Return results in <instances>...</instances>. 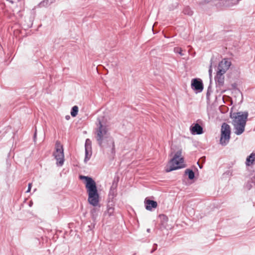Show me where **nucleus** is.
Returning a JSON list of instances; mask_svg holds the SVG:
<instances>
[{
    "label": "nucleus",
    "instance_id": "9",
    "mask_svg": "<svg viewBox=\"0 0 255 255\" xmlns=\"http://www.w3.org/2000/svg\"><path fill=\"white\" fill-rule=\"evenodd\" d=\"M231 65H218L217 74L224 75Z\"/></svg>",
    "mask_w": 255,
    "mask_h": 255
},
{
    "label": "nucleus",
    "instance_id": "2",
    "mask_svg": "<svg viewBox=\"0 0 255 255\" xmlns=\"http://www.w3.org/2000/svg\"><path fill=\"white\" fill-rule=\"evenodd\" d=\"M80 178L85 179L86 181L85 187L88 195V201L89 203L94 207L98 206L100 195L95 181L91 177L83 175H80Z\"/></svg>",
    "mask_w": 255,
    "mask_h": 255
},
{
    "label": "nucleus",
    "instance_id": "21",
    "mask_svg": "<svg viewBox=\"0 0 255 255\" xmlns=\"http://www.w3.org/2000/svg\"><path fill=\"white\" fill-rule=\"evenodd\" d=\"M85 161L86 162L87 160L89 159V157H88V150L87 148L85 149Z\"/></svg>",
    "mask_w": 255,
    "mask_h": 255
},
{
    "label": "nucleus",
    "instance_id": "15",
    "mask_svg": "<svg viewBox=\"0 0 255 255\" xmlns=\"http://www.w3.org/2000/svg\"><path fill=\"white\" fill-rule=\"evenodd\" d=\"M78 112V107L77 106H74L72 107L71 111V115L73 117H76Z\"/></svg>",
    "mask_w": 255,
    "mask_h": 255
},
{
    "label": "nucleus",
    "instance_id": "19",
    "mask_svg": "<svg viewBox=\"0 0 255 255\" xmlns=\"http://www.w3.org/2000/svg\"><path fill=\"white\" fill-rule=\"evenodd\" d=\"M232 62L227 58H224L219 64H231Z\"/></svg>",
    "mask_w": 255,
    "mask_h": 255
},
{
    "label": "nucleus",
    "instance_id": "5",
    "mask_svg": "<svg viewBox=\"0 0 255 255\" xmlns=\"http://www.w3.org/2000/svg\"><path fill=\"white\" fill-rule=\"evenodd\" d=\"M231 128L230 125L226 123L222 124L221 128V136L220 144L222 146L227 145L231 138Z\"/></svg>",
    "mask_w": 255,
    "mask_h": 255
},
{
    "label": "nucleus",
    "instance_id": "31",
    "mask_svg": "<svg viewBox=\"0 0 255 255\" xmlns=\"http://www.w3.org/2000/svg\"><path fill=\"white\" fill-rule=\"evenodd\" d=\"M226 5H227V6L229 5V4H228V3H226Z\"/></svg>",
    "mask_w": 255,
    "mask_h": 255
},
{
    "label": "nucleus",
    "instance_id": "6",
    "mask_svg": "<svg viewBox=\"0 0 255 255\" xmlns=\"http://www.w3.org/2000/svg\"><path fill=\"white\" fill-rule=\"evenodd\" d=\"M55 149L53 155L57 161L56 165L58 166H62L64 162V150L63 145L58 141L56 142Z\"/></svg>",
    "mask_w": 255,
    "mask_h": 255
},
{
    "label": "nucleus",
    "instance_id": "4",
    "mask_svg": "<svg viewBox=\"0 0 255 255\" xmlns=\"http://www.w3.org/2000/svg\"><path fill=\"white\" fill-rule=\"evenodd\" d=\"M181 150H179L176 152L174 157L170 161L169 166H167L165 169L167 172L184 167V159L181 156Z\"/></svg>",
    "mask_w": 255,
    "mask_h": 255
},
{
    "label": "nucleus",
    "instance_id": "7",
    "mask_svg": "<svg viewBox=\"0 0 255 255\" xmlns=\"http://www.w3.org/2000/svg\"><path fill=\"white\" fill-rule=\"evenodd\" d=\"M191 88L197 92H201L203 90V84L202 80L197 78L192 79L191 81Z\"/></svg>",
    "mask_w": 255,
    "mask_h": 255
},
{
    "label": "nucleus",
    "instance_id": "32",
    "mask_svg": "<svg viewBox=\"0 0 255 255\" xmlns=\"http://www.w3.org/2000/svg\"><path fill=\"white\" fill-rule=\"evenodd\" d=\"M11 3H13V1H10Z\"/></svg>",
    "mask_w": 255,
    "mask_h": 255
},
{
    "label": "nucleus",
    "instance_id": "17",
    "mask_svg": "<svg viewBox=\"0 0 255 255\" xmlns=\"http://www.w3.org/2000/svg\"><path fill=\"white\" fill-rule=\"evenodd\" d=\"M92 219L95 221L98 216V210L96 208L93 209L91 211Z\"/></svg>",
    "mask_w": 255,
    "mask_h": 255
},
{
    "label": "nucleus",
    "instance_id": "18",
    "mask_svg": "<svg viewBox=\"0 0 255 255\" xmlns=\"http://www.w3.org/2000/svg\"><path fill=\"white\" fill-rule=\"evenodd\" d=\"M51 3V2H49V0H43L39 3V5L40 6L47 7L49 6Z\"/></svg>",
    "mask_w": 255,
    "mask_h": 255
},
{
    "label": "nucleus",
    "instance_id": "29",
    "mask_svg": "<svg viewBox=\"0 0 255 255\" xmlns=\"http://www.w3.org/2000/svg\"><path fill=\"white\" fill-rule=\"evenodd\" d=\"M35 136H36V132L34 133V137H35Z\"/></svg>",
    "mask_w": 255,
    "mask_h": 255
},
{
    "label": "nucleus",
    "instance_id": "20",
    "mask_svg": "<svg viewBox=\"0 0 255 255\" xmlns=\"http://www.w3.org/2000/svg\"><path fill=\"white\" fill-rule=\"evenodd\" d=\"M251 185L249 189H250L253 185L255 186V175L251 179Z\"/></svg>",
    "mask_w": 255,
    "mask_h": 255
},
{
    "label": "nucleus",
    "instance_id": "14",
    "mask_svg": "<svg viewBox=\"0 0 255 255\" xmlns=\"http://www.w3.org/2000/svg\"><path fill=\"white\" fill-rule=\"evenodd\" d=\"M185 173L186 174L188 175L189 179H193L195 177L194 172L192 170L187 169Z\"/></svg>",
    "mask_w": 255,
    "mask_h": 255
},
{
    "label": "nucleus",
    "instance_id": "12",
    "mask_svg": "<svg viewBox=\"0 0 255 255\" xmlns=\"http://www.w3.org/2000/svg\"><path fill=\"white\" fill-rule=\"evenodd\" d=\"M255 159V154L254 153H252L251 155L248 156L246 160V165L247 166H250L253 164Z\"/></svg>",
    "mask_w": 255,
    "mask_h": 255
},
{
    "label": "nucleus",
    "instance_id": "23",
    "mask_svg": "<svg viewBox=\"0 0 255 255\" xmlns=\"http://www.w3.org/2000/svg\"><path fill=\"white\" fill-rule=\"evenodd\" d=\"M157 244H154L153 245V249H152V250H151V253H153V252H154L155 251H156V249H157Z\"/></svg>",
    "mask_w": 255,
    "mask_h": 255
},
{
    "label": "nucleus",
    "instance_id": "8",
    "mask_svg": "<svg viewBox=\"0 0 255 255\" xmlns=\"http://www.w3.org/2000/svg\"><path fill=\"white\" fill-rule=\"evenodd\" d=\"M144 204L145 209L148 211H152V209H155L157 206V203L156 201L147 198L145 199Z\"/></svg>",
    "mask_w": 255,
    "mask_h": 255
},
{
    "label": "nucleus",
    "instance_id": "25",
    "mask_svg": "<svg viewBox=\"0 0 255 255\" xmlns=\"http://www.w3.org/2000/svg\"><path fill=\"white\" fill-rule=\"evenodd\" d=\"M32 204H33V202H32V201H31L29 202V206L30 207H31V206H32Z\"/></svg>",
    "mask_w": 255,
    "mask_h": 255
},
{
    "label": "nucleus",
    "instance_id": "24",
    "mask_svg": "<svg viewBox=\"0 0 255 255\" xmlns=\"http://www.w3.org/2000/svg\"><path fill=\"white\" fill-rule=\"evenodd\" d=\"M90 139H87L86 140V143H85V149L87 148V144L89 143V142H90Z\"/></svg>",
    "mask_w": 255,
    "mask_h": 255
},
{
    "label": "nucleus",
    "instance_id": "10",
    "mask_svg": "<svg viewBox=\"0 0 255 255\" xmlns=\"http://www.w3.org/2000/svg\"><path fill=\"white\" fill-rule=\"evenodd\" d=\"M192 134H200L203 133V128L198 124H195L191 128Z\"/></svg>",
    "mask_w": 255,
    "mask_h": 255
},
{
    "label": "nucleus",
    "instance_id": "30",
    "mask_svg": "<svg viewBox=\"0 0 255 255\" xmlns=\"http://www.w3.org/2000/svg\"><path fill=\"white\" fill-rule=\"evenodd\" d=\"M112 188H111V190H110V192H112Z\"/></svg>",
    "mask_w": 255,
    "mask_h": 255
},
{
    "label": "nucleus",
    "instance_id": "1",
    "mask_svg": "<svg viewBox=\"0 0 255 255\" xmlns=\"http://www.w3.org/2000/svg\"><path fill=\"white\" fill-rule=\"evenodd\" d=\"M97 128H95V138L100 146L103 148H108L111 153H115V143L110 136L109 128L106 124L104 117L97 119Z\"/></svg>",
    "mask_w": 255,
    "mask_h": 255
},
{
    "label": "nucleus",
    "instance_id": "22",
    "mask_svg": "<svg viewBox=\"0 0 255 255\" xmlns=\"http://www.w3.org/2000/svg\"><path fill=\"white\" fill-rule=\"evenodd\" d=\"M31 186H32V183H29L28 185V189H27V191H26V193H28L30 191L31 189Z\"/></svg>",
    "mask_w": 255,
    "mask_h": 255
},
{
    "label": "nucleus",
    "instance_id": "16",
    "mask_svg": "<svg viewBox=\"0 0 255 255\" xmlns=\"http://www.w3.org/2000/svg\"><path fill=\"white\" fill-rule=\"evenodd\" d=\"M183 12L185 14H187L188 15H191L193 14V11L191 9V8L189 6L185 7L183 10Z\"/></svg>",
    "mask_w": 255,
    "mask_h": 255
},
{
    "label": "nucleus",
    "instance_id": "13",
    "mask_svg": "<svg viewBox=\"0 0 255 255\" xmlns=\"http://www.w3.org/2000/svg\"><path fill=\"white\" fill-rule=\"evenodd\" d=\"M174 52L175 53L179 54L181 56H185L187 53L185 50H183L181 48L178 47L174 48Z\"/></svg>",
    "mask_w": 255,
    "mask_h": 255
},
{
    "label": "nucleus",
    "instance_id": "28",
    "mask_svg": "<svg viewBox=\"0 0 255 255\" xmlns=\"http://www.w3.org/2000/svg\"><path fill=\"white\" fill-rule=\"evenodd\" d=\"M198 165H199V166L200 168H202V167H201V166L199 164V163H198Z\"/></svg>",
    "mask_w": 255,
    "mask_h": 255
},
{
    "label": "nucleus",
    "instance_id": "26",
    "mask_svg": "<svg viewBox=\"0 0 255 255\" xmlns=\"http://www.w3.org/2000/svg\"><path fill=\"white\" fill-rule=\"evenodd\" d=\"M66 120H69L70 118V117L69 116H66L65 117Z\"/></svg>",
    "mask_w": 255,
    "mask_h": 255
},
{
    "label": "nucleus",
    "instance_id": "3",
    "mask_svg": "<svg viewBox=\"0 0 255 255\" xmlns=\"http://www.w3.org/2000/svg\"><path fill=\"white\" fill-rule=\"evenodd\" d=\"M248 117V112H240L231 115L234 132L236 135H241L244 132Z\"/></svg>",
    "mask_w": 255,
    "mask_h": 255
},
{
    "label": "nucleus",
    "instance_id": "27",
    "mask_svg": "<svg viewBox=\"0 0 255 255\" xmlns=\"http://www.w3.org/2000/svg\"><path fill=\"white\" fill-rule=\"evenodd\" d=\"M150 229H147V232L149 233V232H150Z\"/></svg>",
    "mask_w": 255,
    "mask_h": 255
},
{
    "label": "nucleus",
    "instance_id": "11",
    "mask_svg": "<svg viewBox=\"0 0 255 255\" xmlns=\"http://www.w3.org/2000/svg\"><path fill=\"white\" fill-rule=\"evenodd\" d=\"M215 81L217 84L219 86H223L224 82V76L221 74H216L215 78Z\"/></svg>",
    "mask_w": 255,
    "mask_h": 255
}]
</instances>
